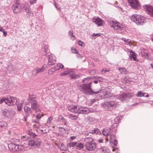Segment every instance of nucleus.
Listing matches in <instances>:
<instances>
[{"label": "nucleus", "mask_w": 153, "mask_h": 153, "mask_svg": "<svg viewBox=\"0 0 153 153\" xmlns=\"http://www.w3.org/2000/svg\"><path fill=\"white\" fill-rule=\"evenodd\" d=\"M92 82H91L82 85L81 91L85 94H89L91 95H95L96 94L102 92L101 90H93L91 88V85Z\"/></svg>", "instance_id": "nucleus-1"}, {"label": "nucleus", "mask_w": 153, "mask_h": 153, "mask_svg": "<svg viewBox=\"0 0 153 153\" xmlns=\"http://www.w3.org/2000/svg\"><path fill=\"white\" fill-rule=\"evenodd\" d=\"M121 119L118 117L115 118L114 120V123L111 126V128H104L102 131V133L105 136H108L111 134V130L114 129V131L117 128V124L121 122Z\"/></svg>", "instance_id": "nucleus-2"}, {"label": "nucleus", "mask_w": 153, "mask_h": 153, "mask_svg": "<svg viewBox=\"0 0 153 153\" xmlns=\"http://www.w3.org/2000/svg\"><path fill=\"white\" fill-rule=\"evenodd\" d=\"M94 139L91 137H87L85 139L86 149L88 151H93L95 148L99 149L96 143L93 142Z\"/></svg>", "instance_id": "nucleus-3"}, {"label": "nucleus", "mask_w": 153, "mask_h": 153, "mask_svg": "<svg viewBox=\"0 0 153 153\" xmlns=\"http://www.w3.org/2000/svg\"><path fill=\"white\" fill-rule=\"evenodd\" d=\"M117 106V103L114 101H105L102 106L106 111H111L115 108Z\"/></svg>", "instance_id": "nucleus-4"}, {"label": "nucleus", "mask_w": 153, "mask_h": 153, "mask_svg": "<svg viewBox=\"0 0 153 153\" xmlns=\"http://www.w3.org/2000/svg\"><path fill=\"white\" fill-rule=\"evenodd\" d=\"M5 97V104L10 106L16 104L17 101L16 97L7 96Z\"/></svg>", "instance_id": "nucleus-5"}, {"label": "nucleus", "mask_w": 153, "mask_h": 153, "mask_svg": "<svg viewBox=\"0 0 153 153\" xmlns=\"http://www.w3.org/2000/svg\"><path fill=\"white\" fill-rule=\"evenodd\" d=\"M109 23L111 27H113L114 30H118V32L119 33H121L122 31L124 30L123 28L119 26V23L117 22H115L113 21L110 20Z\"/></svg>", "instance_id": "nucleus-6"}, {"label": "nucleus", "mask_w": 153, "mask_h": 153, "mask_svg": "<svg viewBox=\"0 0 153 153\" xmlns=\"http://www.w3.org/2000/svg\"><path fill=\"white\" fill-rule=\"evenodd\" d=\"M41 140L40 139L37 138L34 140H31L29 141L28 142V145L32 146H36L39 147L41 145Z\"/></svg>", "instance_id": "nucleus-7"}, {"label": "nucleus", "mask_w": 153, "mask_h": 153, "mask_svg": "<svg viewBox=\"0 0 153 153\" xmlns=\"http://www.w3.org/2000/svg\"><path fill=\"white\" fill-rule=\"evenodd\" d=\"M90 112V110L88 108L86 107H80L77 108L76 113L78 114H88Z\"/></svg>", "instance_id": "nucleus-8"}, {"label": "nucleus", "mask_w": 153, "mask_h": 153, "mask_svg": "<svg viewBox=\"0 0 153 153\" xmlns=\"http://www.w3.org/2000/svg\"><path fill=\"white\" fill-rule=\"evenodd\" d=\"M93 22L95 23L99 27L103 26L104 23V22L99 18H95L92 20Z\"/></svg>", "instance_id": "nucleus-9"}, {"label": "nucleus", "mask_w": 153, "mask_h": 153, "mask_svg": "<svg viewBox=\"0 0 153 153\" xmlns=\"http://www.w3.org/2000/svg\"><path fill=\"white\" fill-rule=\"evenodd\" d=\"M12 8L13 12L16 13H19L21 10V6L18 3H16L14 4Z\"/></svg>", "instance_id": "nucleus-10"}, {"label": "nucleus", "mask_w": 153, "mask_h": 153, "mask_svg": "<svg viewBox=\"0 0 153 153\" xmlns=\"http://www.w3.org/2000/svg\"><path fill=\"white\" fill-rule=\"evenodd\" d=\"M128 2L133 8L136 9L139 6L138 2L137 0H128Z\"/></svg>", "instance_id": "nucleus-11"}, {"label": "nucleus", "mask_w": 153, "mask_h": 153, "mask_svg": "<svg viewBox=\"0 0 153 153\" xmlns=\"http://www.w3.org/2000/svg\"><path fill=\"white\" fill-rule=\"evenodd\" d=\"M7 69L10 74H12L15 72H17V70H16V68L14 66L10 64L7 67Z\"/></svg>", "instance_id": "nucleus-12"}, {"label": "nucleus", "mask_w": 153, "mask_h": 153, "mask_svg": "<svg viewBox=\"0 0 153 153\" xmlns=\"http://www.w3.org/2000/svg\"><path fill=\"white\" fill-rule=\"evenodd\" d=\"M13 143L17 146V148L19 149H22V146L21 145V141L17 139H13Z\"/></svg>", "instance_id": "nucleus-13"}, {"label": "nucleus", "mask_w": 153, "mask_h": 153, "mask_svg": "<svg viewBox=\"0 0 153 153\" xmlns=\"http://www.w3.org/2000/svg\"><path fill=\"white\" fill-rule=\"evenodd\" d=\"M146 9L148 12V13L153 17V8L151 6L146 5Z\"/></svg>", "instance_id": "nucleus-14"}, {"label": "nucleus", "mask_w": 153, "mask_h": 153, "mask_svg": "<svg viewBox=\"0 0 153 153\" xmlns=\"http://www.w3.org/2000/svg\"><path fill=\"white\" fill-rule=\"evenodd\" d=\"M24 110L26 116L28 117L32 113V111L30 108L26 105L24 107Z\"/></svg>", "instance_id": "nucleus-15"}, {"label": "nucleus", "mask_w": 153, "mask_h": 153, "mask_svg": "<svg viewBox=\"0 0 153 153\" xmlns=\"http://www.w3.org/2000/svg\"><path fill=\"white\" fill-rule=\"evenodd\" d=\"M77 106L73 105H71L67 108L68 110L72 112L76 113Z\"/></svg>", "instance_id": "nucleus-16"}, {"label": "nucleus", "mask_w": 153, "mask_h": 153, "mask_svg": "<svg viewBox=\"0 0 153 153\" xmlns=\"http://www.w3.org/2000/svg\"><path fill=\"white\" fill-rule=\"evenodd\" d=\"M140 18V15L134 14L131 17V20L137 24V22L139 19Z\"/></svg>", "instance_id": "nucleus-17"}, {"label": "nucleus", "mask_w": 153, "mask_h": 153, "mask_svg": "<svg viewBox=\"0 0 153 153\" xmlns=\"http://www.w3.org/2000/svg\"><path fill=\"white\" fill-rule=\"evenodd\" d=\"M97 149L99 150L100 153H108L109 152L108 149L105 146L101 147Z\"/></svg>", "instance_id": "nucleus-18"}, {"label": "nucleus", "mask_w": 153, "mask_h": 153, "mask_svg": "<svg viewBox=\"0 0 153 153\" xmlns=\"http://www.w3.org/2000/svg\"><path fill=\"white\" fill-rule=\"evenodd\" d=\"M16 145L15 144L13 143H9L8 144V147L9 149L11 150L15 149L16 151L19 149H17V147Z\"/></svg>", "instance_id": "nucleus-19"}, {"label": "nucleus", "mask_w": 153, "mask_h": 153, "mask_svg": "<svg viewBox=\"0 0 153 153\" xmlns=\"http://www.w3.org/2000/svg\"><path fill=\"white\" fill-rule=\"evenodd\" d=\"M23 10L28 13H30L31 12V10L30 9V7L29 4H25L23 8Z\"/></svg>", "instance_id": "nucleus-20"}, {"label": "nucleus", "mask_w": 153, "mask_h": 153, "mask_svg": "<svg viewBox=\"0 0 153 153\" xmlns=\"http://www.w3.org/2000/svg\"><path fill=\"white\" fill-rule=\"evenodd\" d=\"M36 99V97H32L30 96L28 98L27 100L29 103H30L31 104H32L37 101Z\"/></svg>", "instance_id": "nucleus-21"}, {"label": "nucleus", "mask_w": 153, "mask_h": 153, "mask_svg": "<svg viewBox=\"0 0 153 153\" xmlns=\"http://www.w3.org/2000/svg\"><path fill=\"white\" fill-rule=\"evenodd\" d=\"M48 65H52L56 63V58H48Z\"/></svg>", "instance_id": "nucleus-22"}, {"label": "nucleus", "mask_w": 153, "mask_h": 153, "mask_svg": "<svg viewBox=\"0 0 153 153\" xmlns=\"http://www.w3.org/2000/svg\"><path fill=\"white\" fill-rule=\"evenodd\" d=\"M127 52L128 53V52H129L128 55H129L130 57H136V54L132 50L128 49Z\"/></svg>", "instance_id": "nucleus-23"}, {"label": "nucleus", "mask_w": 153, "mask_h": 153, "mask_svg": "<svg viewBox=\"0 0 153 153\" xmlns=\"http://www.w3.org/2000/svg\"><path fill=\"white\" fill-rule=\"evenodd\" d=\"M127 97V94H122L118 96V99L123 101Z\"/></svg>", "instance_id": "nucleus-24"}, {"label": "nucleus", "mask_w": 153, "mask_h": 153, "mask_svg": "<svg viewBox=\"0 0 153 153\" xmlns=\"http://www.w3.org/2000/svg\"><path fill=\"white\" fill-rule=\"evenodd\" d=\"M118 70L120 73L122 74H126L127 72V70L125 68H119Z\"/></svg>", "instance_id": "nucleus-25"}, {"label": "nucleus", "mask_w": 153, "mask_h": 153, "mask_svg": "<svg viewBox=\"0 0 153 153\" xmlns=\"http://www.w3.org/2000/svg\"><path fill=\"white\" fill-rule=\"evenodd\" d=\"M77 143V142H71L69 143L68 145L70 148L71 147H74V148H73V149H74L75 147V148H76Z\"/></svg>", "instance_id": "nucleus-26"}, {"label": "nucleus", "mask_w": 153, "mask_h": 153, "mask_svg": "<svg viewBox=\"0 0 153 153\" xmlns=\"http://www.w3.org/2000/svg\"><path fill=\"white\" fill-rule=\"evenodd\" d=\"M139 20H138L137 24L140 25H142L145 21V18L143 16H140V18H139Z\"/></svg>", "instance_id": "nucleus-27"}, {"label": "nucleus", "mask_w": 153, "mask_h": 153, "mask_svg": "<svg viewBox=\"0 0 153 153\" xmlns=\"http://www.w3.org/2000/svg\"><path fill=\"white\" fill-rule=\"evenodd\" d=\"M7 126V123L4 121H2L0 122V128H4Z\"/></svg>", "instance_id": "nucleus-28"}, {"label": "nucleus", "mask_w": 153, "mask_h": 153, "mask_svg": "<svg viewBox=\"0 0 153 153\" xmlns=\"http://www.w3.org/2000/svg\"><path fill=\"white\" fill-rule=\"evenodd\" d=\"M83 144L81 142L78 143L77 142L76 148V149L80 150L82 149L83 148Z\"/></svg>", "instance_id": "nucleus-29"}, {"label": "nucleus", "mask_w": 153, "mask_h": 153, "mask_svg": "<svg viewBox=\"0 0 153 153\" xmlns=\"http://www.w3.org/2000/svg\"><path fill=\"white\" fill-rule=\"evenodd\" d=\"M39 106V105L37 104V101L31 104V108L34 110H36Z\"/></svg>", "instance_id": "nucleus-30"}, {"label": "nucleus", "mask_w": 153, "mask_h": 153, "mask_svg": "<svg viewBox=\"0 0 153 153\" xmlns=\"http://www.w3.org/2000/svg\"><path fill=\"white\" fill-rule=\"evenodd\" d=\"M146 94V93L143 92L141 91H138L136 93V96L138 97H143L144 95Z\"/></svg>", "instance_id": "nucleus-31"}, {"label": "nucleus", "mask_w": 153, "mask_h": 153, "mask_svg": "<svg viewBox=\"0 0 153 153\" xmlns=\"http://www.w3.org/2000/svg\"><path fill=\"white\" fill-rule=\"evenodd\" d=\"M100 131V130L97 128H94L93 130L89 132V133L92 134H98Z\"/></svg>", "instance_id": "nucleus-32"}, {"label": "nucleus", "mask_w": 153, "mask_h": 153, "mask_svg": "<svg viewBox=\"0 0 153 153\" xmlns=\"http://www.w3.org/2000/svg\"><path fill=\"white\" fill-rule=\"evenodd\" d=\"M9 112L7 109H4L2 112V114L4 116L7 117L9 116Z\"/></svg>", "instance_id": "nucleus-33"}, {"label": "nucleus", "mask_w": 153, "mask_h": 153, "mask_svg": "<svg viewBox=\"0 0 153 153\" xmlns=\"http://www.w3.org/2000/svg\"><path fill=\"white\" fill-rule=\"evenodd\" d=\"M44 70V66H43L41 68H37L35 69V71H36V74L42 72Z\"/></svg>", "instance_id": "nucleus-34"}, {"label": "nucleus", "mask_w": 153, "mask_h": 153, "mask_svg": "<svg viewBox=\"0 0 153 153\" xmlns=\"http://www.w3.org/2000/svg\"><path fill=\"white\" fill-rule=\"evenodd\" d=\"M81 75L80 74H77L74 75L70 76L71 79H77L79 78Z\"/></svg>", "instance_id": "nucleus-35"}, {"label": "nucleus", "mask_w": 153, "mask_h": 153, "mask_svg": "<svg viewBox=\"0 0 153 153\" xmlns=\"http://www.w3.org/2000/svg\"><path fill=\"white\" fill-rule=\"evenodd\" d=\"M71 72H72V71H64V72L61 73V76H63L65 75H67L68 74H70ZM72 74H73V72H72Z\"/></svg>", "instance_id": "nucleus-36"}, {"label": "nucleus", "mask_w": 153, "mask_h": 153, "mask_svg": "<svg viewBox=\"0 0 153 153\" xmlns=\"http://www.w3.org/2000/svg\"><path fill=\"white\" fill-rule=\"evenodd\" d=\"M122 39L125 42V44H127V45H128L130 46H131V45L130 44L131 41L129 39H126V38H122Z\"/></svg>", "instance_id": "nucleus-37"}, {"label": "nucleus", "mask_w": 153, "mask_h": 153, "mask_svg": "<svg viewBox=\"0 0 153 153\" xmlns=\"http://www.w3.org/2000/svg\"><path fill=\"white\" fill-rule=\"evenodd\" d=\"M69 118L72 120L76 119L77 118V116L76 115L71 114H70L69 115Z\"/></svg>", "instance_id": "nucleus-38"}, {"label": "nucleus", "mask_w": 153, "mask_h": 153, "mask_svg": "<svg viewBox=\"0 0 153 153\" xmlns=\"http://www.w3.org/2000/svg\"><path fill=\"white\" fill-rule=\"evenodd\" d=\"M59 131L61 133H64L65 132L66 130L63 127H59Z\"/></svg>", "instance_id": "nucleus-39"}, {"label": "nucleus", "mask_w": 153, "mask_h": 153, "mask_svg": "<svg viewBox=\"0 0 153 153\" xmlns=\"http://www.w3.org/2000/svg\"><path fill=\"white\" fill-rule=\"evenodd\" d=\"M94 79H97L99 82H102L103 78L102 77L100 76H96L93 77Z\"/></svg>", "instance_id": "nucleus-40"}, {"label": "nucleus", "mask_w": 153, "mask_h": 153, "mask_svg": "<svg viewBox=\"0 0 153 153\" xmlns=\"http://www.w3.org/2000/svg\"><path fill=\"white\" fill-rule=\"evenodd\" d=\"M22 107V103H21L19 105H17V108L18 111H21Z\"/></svg>", "instance_id": "nucleus-41"}, {"label": "nucleus", "mask_w": 153, "mask_h": 153, "mask_svg": "<svg viewBox=\"0 0 153 153\" xmlns=\"http://www.w3.org/2000/svg\"><path fill=\"white\" fill-rule=\"evenodd\" d=\"M53 119V117L51 116L49 117L47 121V123L48 124H50L51 123V121Z\"/></svg>", "instance_id": "nucleus-42"}, {"label": "nucleus", "mask_w": 153, "mask_h": 153, "mask_svg": "<svg viewBox=\"0 0 153 153\" xmlns=\"http://www.w3.org/2000/svg\"><path fill=\"white\" fill-rule=\"evenodd\" d=\"M4 98V96L0 97V104L3 103V102L5 103Z\"/></svg>", "instance_id": "nucleus-43"}, {"label": "nucleus", "mask_w": 153, "mask_h": 153, "mask_svg": "<svg viewBox=\"0 0 153 153\" xmlns=\"http://www.w3.org/2000/svg\"><path fill=\"white\" fill-rule=\"evenodd\" d=\"M110 142H113V139H114L115 138H116L115 136L114 135H110Z\"/></svg>", "instance_id": "nucleus-44"}, {"label": "nucleus", "mask_w": 153, "mask_h": 153, "mask_svg": "<svg viewBox=\"0 0 153 153\" xmlns=\"http://www.w3.org/2000/svg\"><path fill=\"white\" fill-rule=\"evenodd\" d=\"M110 93L106 92L105 94H103V97L105 98H109L111 96H109V95L110 94Z\"/></svg>", "instance_id": "nucleus-45"}, {"label": "nucleus", "mask_w": 153, "mask_h": 153, "mask_svg": "<svg viewBox=\"0 0 153 153\" xmlns=\"http://www.w3.org/2000/svg\"><path fill=\"white\" fill-rule=\"evenodd\" d=\"M71 51L73 53H77L78 52L77 50L74 47H72L71 48Z\"/></svg>", "instance_id": "nucleus-46"}, {"label": "nucleus", "mask_w": 153, "mask_h": 153, "mask_svg": "<svg viewBox=\"0 0 153 153\" xmlns=\"http://www.w3.org/2000/svg\"><path fill=\"white\" fill-rule=\"evenodd\" d=\"M43 116L40 114H38L36 115V117L38 120H40Z\"/></svg>", "instance_id": "nucleus-47"}, {"label": "nucleus", "mask_w": 153, "mask_h": 153, "mask_svg": "<svg viewBox=\"0 0 153 153\" xmlns=\"http://www.w3.org/2000/svg\"><path fill=\"white\" fill-rule=\"evenodd\" d=\"M57 65H58L59 69H62L64 68L63 65L60 63H59L57 64Z\"/></svg>", "instance_id": "nucleus-48"}, {"label": "nucleus", "mask_w": 153, "mask_h": 153, "mask_svg": "<svg viewBox=\"0 0 153 153\" xmlns=\"http://www.w3.org/2000/svg\"><path fill=\"white\" fill-rule=\"evenodd\" d=\"M30 135L31 137H32L34 138H35L37 136L36 134L32 132L30 133Z\"/></svg>", "instance_id": "nucleus-49"}, {"label": "nucleus", "mask_w": 153, "mask_h": 153, "mask_svg": "<svg viewBox=\"0 0 153 153\" xmlns=\"http://www.w3.org/2000/svg\"><path fill=\"white\" fill-rule=\"evenodd\" d=\"M96 73L95 71L94 70H91L89 71V74L91 75H94Z\"/></svg>", "instance_id": "nucleus-50"}, {"label": "nucleus", "mask_w": 153, "mask_h": 153, "mask_svg": "<svg viewBox=\"0 0 153 153\" xmlns=\"http://www.w3.org/2000/svg\"><path fill=\"white\" fill-rule=\"evenodd\" d=\"M101 34L100 33H94L92 35V37H95V36H99L101 35Z\"/></svg>", "instance_id": "nucleus-51"}, {"label": "nucleus", "mask_w": 153, "mask_h": 153, "mask_svg": "<svg viewBox=\"0 0 153 153\" xmlns=\"http://www.w3.org/2000/svg\"><path fill=\"white\" fill-rule=\"evenodd\" d=\"M113 143L114 144L115 146H116L117 144V141L116 140V138H115L114 139H113Z\"/></svg>", "instance_id": "nucleus-52"}, {"label": "nucleus", "mask_w": 153, "mask_h": 153, "mask_svg": "<svg viewBox=\"0 0 153 153\" xmlns=\"http://www.w3.org/2000/svg\"><path fill=\"white\" fill-rule=\"evenodd\" d=\"M53 69L55 70H59L58 65H54L53 67Z\"/></svg>", "instance_id": "nucleus-53"}, {"label": "nucleus", "mask_w": 153, "mask_h": 153, "mask_svg": "<svg viewBox=\"0 0 153 153\" xmlns=\"http://www.w3.org/2000/svg\"><path fill=\"white\" fill-rule=\"evenodd\" d=\"M69 35H71L74 38H75V36L73 35V33L71 31H69L68 32Z\"/></svg>", "instance_id": "nucleus-54"}, {"label": "nucleus", "mask_w": 153, "mask_h": 153, "mask_svg": "<svg viewBox=\"0 0 153 153\" xmlns=\"http://www.w3.org/2000/svg\"><path fill=\"white\" fill-rule=\"evenodd\" d=\"M63 144H61V146L60 147V149L63 151H65V147L64 146H63Z\"/></svg>", "instance_id": "nucleus-55"}, {"label": "nucleus", "mask_w": 153, "mask_h": 153, "mask_svg": "<svg viewBox=\"0 0 153 153\" xmlns=\"http://www.w3.org/2000/svg\"><path fill=\"white\" fill-rule=\"evenodd\" d=\"M131 61H138V59L137 58H129Z\"/></svg>", "instance_id": "nucleus-56"}, {"label": "nucleus", "mask_w": 153, "mask_h": 153, "mask_svg": "<svg viewBox=\"0 0 153 153\" xmlns=\"http://www.w3.org/2000/svg\"><path fill=\"white\" fill-rule=\"evenodd\" d=\"M109 69L107 70V69H103L102 70V73H105L106 72H109Z\"/></svg>", "instance_id": "nucleus-57"}, {"label": "nucleus", "mask_w": 153, "mask_h": 153, "mask_svg": "<svg viewBox=\"0 0 153 153\" xmlns=\"http://www.w3.org/2000/svg\"><path fill=\"white\" fill-rule=\"evenodd\" d=\"M78 44L79 45H80L81 46H83L82 44H83V43L80 40H79L78 41Z\"/></svg>", "instance_id": "nucleus-58"}, {"label": "nucleus", "mask_w": 153, "mask_h": 153, "mask_svg": "<svg viewBox=\"0 0 153 153\" xmlns=\"http://www.w3.org/2000/svg\"><path fill=\"white\" fill-rule=\"evenodd\" d=\"M36 2V0H30V2L31 4H33Z\"/></svg>", "instance_id": "nucleus-59"}, {"label": "nucleus", "mask_w": 153, "mask_h": 153, "mask_svg": "<svg viewBox=\"0 0 153 153\" xmlns=\"http://www.w3.org/2000/svg\"><path fill=\"white\" fill-rule=\"evenodd\" d=\"M98 142L99 143H103V140L102 139H100L98 140Z\"/></svg>", "instance_id": "nucleus-60"}, {"label": "nucleus", "mask_w": 153, "mask_h": 153, "mask_svg": "<svg viewBox=\"0 0 153 153\" xmlns=\"http://www.w3.org/2000/svg\"><path fill=\"white\" fill-rule=\"evenodd\" d=\"M39 120H35L34 121V122L36 123H37V124H39Z\"/></svg>", "instance_id": "nucleus-61"}, {"label": "nucleus", "mask_w": 153, "mask_h": 153, "mask_svg": "<svg viewBox=\"0 0 153 153\" xmlns=\"http://www.w3.org/2000/svg\"><path fill=\"white\" fill-rule=\"evenodd\" d=\"M76 138V137L75 136H71L70 137V139L71 140H73L74 139H75Z\"/></svg>", "instance_id": "nucleus-62"}, {"label": "nucleus", "mask_w": 153, "mask_h": 153, "mask_svg": "<svg viewBox=\"0 0 153 153\" xmlns=\"http://www.w3.org/2000/svg\"><path fill=\"white\" fill-rule=\"evenodd\" d=\"M98 80L97 79H96V80L93 81V82L95 84H97L98 82Z\"/></svg>", "instance_id": "nucleus-63"}, {"label": "nucleus", "mask_w": 153, "mask_h": 153, "mask_svg": "<svg viewBox=\"0 0 153 153\" xmlns=\"http://www.w3.org/2000/svg\"><path fill=\"white\" fill-rule=\"evenodd\" d=\"M3 34L5 36H6L7 34V33L4 30L3 31Z\"/></svg>", "instance_id": "nucleus-64"}]
</instances>
